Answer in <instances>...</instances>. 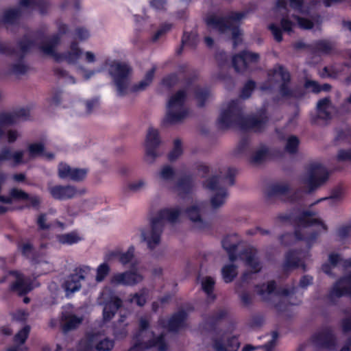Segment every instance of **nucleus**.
<instances>
[{
    "mask_svg": "<svg viewBox=\"0 0 351 351\" xmlns=\"http://www.w3.org/2000/svg\"><path fill=\"white\" fill-rule=\"evenodd\" d=\"M341 0H324L326 6H330ZM317 0H278L274 10L276 19H280V25L271 23L269 29L278 42L282 40V33L291 34L298 25L300 28L308 29L315 23H319V18L312 14Z\"/></svg>",
    "mask_w": 351,
    "mask_h": 351,
    "instance_id": "f257e3e1",
    "label": "nucleus"
},
{
    "mask_svg": "<svg viewBox=\"0 0 351 351\" xmlns=\"http://www.w3.org/2000/svg\"><path fill=\"white\" fill-rule=\"evenodd\" d=\"M106 68H108L109 73L113 78L120 95H123L128 91L138 93L145 90L152 84L156 69V66L152 67L147 71L141 81L131 86L129 84L132 70L129 65L110 58H106L99 69H88L79 66L77 72L84 80H88L95 73L101 72Z\"/></svg>",
    "mask_w": 351,
    "mask_h": 351,
    "instance_id": "f03ea898",
    "label": "nucleus"
},
{
    "mask_svg": "<svg viewBox=\"0 0 351 351\" xmlns=\"http://www.w3.org/2000/svg\"><path fill=\"white\" fill-rule=\"evenodd\" d=\"M186 313L180 312L173 315L166 324L160 319L158 325L148 328L149 320L141 317L139 321V331L134 338V345L128 351H144L152 347L158 351H166L167 346L163 339L165 331H177L184 326Z\"/></svg>",
    "mask_w": 351,
    "mask_h": 351,
    "instance_id": "7ed1b4c3",
    "label": "nucleus"
},
{
    "mask_svg": "<svg viewBox=\"0 0 351 351\" xmlns=\"http://www.w3.org/2000/svg\"><path fill=\"white\" fill-rule=\"evenodd\" d=\"M59 34L44 39L40 45V51L47 56L51 57L56 62H66L69 64H77L80 60L87 64H95L98 60L97 54L92 51L82 50L77 43L73 42L64 53H59L56 47L59 45Z\"/></svg>",
    "mask_w": 351,
    "mask_h": 351,
    "instance_id": "20e7f679",
    "label": "nucleus"
},
{
    "mask_svg": "<svg viewBox=\"0 0 351 351\" xmlns=\"http://www.w3.org/2000/svg\"><path fill=\"white\" fill-rule=\"evenodd\" d=\"M180 215V210L177 207L162 209L152 219L149 226L141 230V240L149 249L154 250L160 244L165 222L173 223Z\"/></svg>",
    "mask_w": 351,
    "mask_h": 351,
    "instance_id": "39448f33",
    "label": "nucleus"
},
{
    "mask_svg": "<svg viewBox=\"0 0 351 351\" xmlns=\"http://www.w3.org/2000/svg\"><path fill=\"white\" fill-rule=\"evenodd\" d=\"M265 123V121L263 119L258 120L254 118L244 119L241 115L239 103L236 101H232L223 106L217 120L218 126L221 129L239 125L243 128H250L255 131H259Z\"/></svg>",
    "mask_w": 351,
    "mask_h": 351,
    "instance_id": "423d86ee",
    "label": "nucleus"
},
{
    "mask_svg": "<svg viewBox=\"0 0 351 351\" xmlns=\"http://www.w3.org/2000/svg\"><path fill=\"white\" fill-rule=\"evenodd\" d=\"M245 14L242 12H231L226 17L212 14L206 19L208 27L220 34H231L234 40V45H238L241 35L238 28L240 21L245 18Z\"/></svg>",
    "mask_w": 351,
    "mask_h": 351,
    "instance_id": "0eeeda50",
    "label": "nucleus"
},
{
    "mask_svg": "<svg viewBox=\"0 0 351 351\" xmlns=\"http://www.w3.org/2000/svg\"><path fill=\"white\" fill-rule=\"evenodd\" d=\"M326 230V225L315 214L304 213L298 219L295 237L297 239H305L308 244L315 239L316 234Z\"/></svg>",
    "mask_w": 351,
    "mask_h": 351,
    "instance_id": "6e6552de",
    "label": "nucleus"
},
{
    "mask_svg": "<svg viewBox=\"0 0 351 351\" xmlns=\"http://www.w3.org/2000/svg\"><path fill=\"white\" fill-rule=\"evenodd\" d=\"M187 90H180L173 94L167 103L166 114L163 119V124L171 125L181 122L189 114L185 106Z\"/></svg>",
    "mask_w": 351,
    "mask_h": 351,
    "instance_id": "1a4fd4ad",
    "label": "nucleus"
},
{
    "mask_svg": "<svg viewBox=\"0 0 351 351\" xmlns=\"http://www.w3.org/2000/svg\"><path fill=\"white\" fill-rule=\"evenodd\" d=\"M289 74L283 67L278 66L269 73L267 82L261 88L263 92L278 88L279 94L283 98L295 97L296 94L289 88Z\"/></svg>",
    "mask_w": 351,
    "mask_h": 351,
    "instance_id": "9d476101",
    "label": "nucleus"
},
{
    "mask_svg": "<svg viewBox=\"0 0 351 351\" xmlns=\"http://www.w3.org/2000/svg\"><path fill=\"white\" fill-rule=\"evenodd\" d=\"M328 176L326 169L319 162L309 165L300 178V184L306 191L311 192L324 184Z\"/></svg>",
    "mask_w": 351,
    "mask_h": 351,
    "instance_id": "9b49d317",
    "label": "nucleus"
},
{
    "mask_svg": "<svg viewBox=\"0 0 351 351\" xmlns=\"http://www.w3.org/2000/svg\"><path fill=\"white\" fill-rule=\"evenodd\" d=\"M114 341L104 337L101 333H88L80 342L82 351H110L114 347Z\"/></svg>",
    "mask_w": 351,
    "mask_h": 351,
    "instance_id": "f8f14e48",
    "label": "nucleus"
},
{
    "mask_svg": "<svg viewBox=\"0 0 351 351\" xmlns=\"http://www.w3.org/2000/svg\"><path fill=\"white\" fill-rule=\"evenodd\" d=\"M160 140L158 130L154 128H149L145 138V161L149 164H152L159 156V153L156 150L160 145Z\"/></svg>",
    "mask_w": 351,
    "mask_h": 351,
    "instance_id": "ddd939ff",
    "label": "nucleus"
},
{
    "mask_svg": "<svg viewBox=\"0 0 351 351\" xmlns=\"http://www.w3.org/2000/svg\"><path fill=\"white\" fill-rule=\"evenodd\" d=\"M49 191L53 198L60 200H66L85 194L86 189L73 185H54L49 187Z\"/></svg>",
    "mask_w": 351,
    "mask_h": 351,
    "instance_id": "4468645a",
    "label": "nucleus"
},
{
    "mask_svg": "<svg viewBox=\"0 0 351 351\" xmlns=\"http://www.w3.org/2000/svg\"><path fill=\"white\" fill-rule=\"evenodd\" d=\"M204 186L207 189L216 191L210 199L213 208H217L225 204L228 193L226 189L220 186V182L217 178L212 177L209 178L204 182Z\"/></svg>",
    "mask_w": 351,
    "mask_h": 351,
    "instance_id": "2eb2a0df",
    "label": "nucleus"
},
{
    "mask_svg": "<svg viewBox=\"0 0 351 351\" xmlns=\"http://www.w3.org/2000/svg\"><path fill=\"white\" fill-rule=\"evenodd\" d=\"M143 276L137 269L132 268L130 270L117 273L110 280L112 285H123L126 286H134L143 280Z\"/></svg>",
    "mask_w": 351,
    "mask_h": 351,
    "instance_id": "dca6fc26",
    "label": "nucleus"
},
{
    "mask_svg": "<svg viewBox=\"0 0 351 351\" xmlns=\"http://www.w3.org/2000/svg\"><path fill=\"white\" fill-rule=\"evenodd\" d=\"M206 205V204L204 202H195L189 206L186 210V215L193 222V226L198 230H204L208 226L206 221L202 217V213Z\"/></svg>",
    "mask_w": 351,
    "mask_h": 351,
    "instance_id": "f3484780",
    "label": "nucleus"
},
{
    "mask_svg": "<svg viewBox=\"0 0 351 351\" xmlns=\"http://www.w3.org/2000/svg\"><path fill=\"white\" fill-rule=\"evenodd\" d=\"M343 296H351V274L337 280L328 293L331 300Z\"/></svg>",
    "mask_w": 351,
    "mask_h": 351,
    "instance_id": "a211bd4d",
    "label": "nucleus"
},
{
    "mask_svg": "<svg viewBox=\"0 0 351 351\" xmlns=\"http://www.w3.org/2000/svg\"><path fill=\"white\" fill-rule=\"evenodd\" d=\"M99 303H102V300L106 301L104 304L103 315L104 319L108 321L111 319L121 304V301L117 296L112 295L108 300V294L105 291L101 293Z\"/></svg>",
    "mask_w": 351,
    "mask_h": 351,
    "instance_id": "6ab92c4d",
    "label": "nucleus"
},
{
    "mask_svg": "<svg viewBox=\"0 0 351 351\" xmlns=\"http://www.w3.org/2000/svg\"><path fill=\"white\" fill-rule=\"evenodd\" d=\"M135 254V247L131 245L126 251L115 250L106 254L104 259L107 261H112L117 259L122 265L129 264L133 259Z\"/></svg>",
    "mask_w": 351,
    "mask_h": 351,
    "instance_id": "aec40b11",
    "label": "nucleus"
},
{
    "mask_svg": "<svg viewBox=\"0 0 351 351\" xmlns=\"http://www.w3.org/2000/svg\"><path fill=\"white\" fill-rule=\"evenodd\" d=\"M259 56L257 53L244 51L240 55L235 56L233 58L232 63L237 71H243L250 63L256 62Z\"/></svg>",
    "mask_w": 351,
    "mask_h": 351,
    "instance_id": "412c9836",
    "label": "nucleus"
},
{
    "mask_svg": "<svg viewBox=\"0 0 351 351\" xmlns=\"http://www.w3.org/2000/svg\"><path fill=\"white\" fill-rule=\"evenodd\" d=\"M176 171L169 165H165L154 174V180L160 186H167L174 179Z\"/></svg>",
    "mask_w": 351,
    "mask_h": 351,
    "instance_id": "4be33fe9",
    "label": "nucleus"
},
{
    "mask_svg": "<svg viewBox=\"0 0 351 351\" xmlns=\"http://www.w3.org/2000/svg\"><path fill=\"white\" fill-rule=\"evenodd\" d=\"M10 283V290L16 292L19 296L22 295V275L19 271H12L0 278V283Z\"/></svg>",
    "mask_w": 351,
    "mask_h": 351,
    "instance_id": "5701e85b",
    "label": "nucleus"
},
{
    "mask_svg": "<svg viewBox=\"0 0 351 351\" xmlns=\"http://www.w3.org/2000/svg\"><path fill=\"white\" fill-rule=\"evenodd\" d=\"M239 346L237 338H230L227 335H223L214 341L213 348L215 351H237Z\"/></svg>",
    "mask_w": 351,
    "mask_h": 351,
    "instance_id": "b1692460",
    "label": "nucleus"
},
{
    "mask_svg": "<svg viewBox=\"0 0 351 351\" xmlns=\"http://www.w3.org/2000/svg\"><path fill=\"white\" fill-rule=\"evenodd\" d=\"M256 254V250L254 248L248 247L239 255V258L244 261L245 264L253 272H257L261 269L260 263L258 261Z\"/></svg>",
    "mask_w": 351,
    "mask_h": 351,
    "instance_id": "393cba45",
    "label": "nucleus"
},
{
    "mask_svg": "<svg viewBox=\"0 0 351 351\" xmlns=\"http://www.w3.org/2000/svg\"><path fill=\"white\" fill-rule=\"evenodd\" d=\"M21 14L22 0H19L16 8L8 9L4 12L3 19H0V23H3L7 26L15 25L19 21Z\"/></svg>",
    "mask_w": 351,
    "mask_h": 351,
    "instance_id": "a878e982",
    "label": "nucleus"
},
{
    "mask_svg": "<svg viewBox=\"0 0 351 351\" xmlns=\"http://www.w3.org/2000/svg\"><path fill=\"white\" fill-rule=\"evenodd\" d=\"M92 270L90 266L83 265L76 267L73 274L77 277L83 285H86L88 287H93L90 285L93 280Z\"/></svg>",
    "mask_w": 351,
    "mask_h": 351,
    "instance_id": "bb28decb",
    "label": "nucleus"
},
{
    "mask_svg": "<svg viewBox=\"0 0 351 351\" xmlns=\"http://www.w3.org/2000/svg\"><path fill=\"white\" fill-rule=\"evenodd\" d=\"M83 239L82 235L77 231L56 235V241L60 245H71L76 244Z\"/></svg>",
    "mask_w": 351,
    "mask_h": 351,
    "instance_id": "cd10ccee",
    "label": "nucleus"
},
{
    "mask_svg": "<svg viewBox=\"0 0 351 351\" xmlns=\"http://www.w3.org/2000/svg\"><path fill=\"white\" fill-rule=\"evenodd\" d=\"M317 116L322 119H328L336 112L335 108L327 99L320 100L317 105Z\"/></svg>",
    "mask_w": 351,
    "mask_h": 351,
    "instance_id": "c85d7f7f",
    "label": "nucleus"
},
{
    "mask_svg": "<svg viewBox=\"0 0 351 351\" xmlns=\"http://www.w3.org/2000/svg\"><path fill=\"white\" fill-rule=\"evenodd\" d=\"M328 261L329 263L323 265L322 267V271L328 275L332 274L331 270L335 267H338L340 265L343 266H348L351 265V259L343 260L339 255L335 254H330Z\"/></svg>",
    "mask_w": 351,
    "mask_h": 351,
    "instance_id": "c756f323",
    "label": "nucleus"
},
{
    "mask_svg": "<svg viewBox=\"0 0 351 351\" xmlns=\"http://www.w3.org/2000/svg\"><path fill=\"white\" fill-rule=\"evenodd\" d=\"M82 286V283L73 274L66 278L62 285L66 296H70L75 292L78 291Z\"/></svg>",
    "mask_w": 351,
    "mask_h": 351,
    "instance_id": "7c9ffc66",
    "label": "nucleus"
},
{
    "mask_svg": "<svg viewBox=\"0 0 351 351\" xmlns=\"http://www.w3.org/2000/svg\"><path fill=\"white\" fill-rule=\"evenodd\" d=\"M16 121V116L14 113L10 112H0V138L5 136V129L11 126Z\"/></svg>",
    "mask_w": 351,
    "mask_h": 351,
    "instance_id": "2f4dec72",
    "label": "nucleus"
},
{
    "mask_svg": "<svg viewBox=\"0 0 351 351\" xmlns=\"http://www.w3.org/2000/svg\"><path fill=\"white\" fill-rule=\"evenodd\" d=\"M109 261H105L99 264L96 269V275L93 278V282L90 283L93 287H95L97 283L103 282L108 276L110 271Z\"/></svg>",
    "mask_w": 351,
    "mask_h": 351,
    "instance_id": "473e14b6",
    "label": "nucleus"
},
{
    "mask_svg": "<svg viewBox=\"0 0 351 351\" xmlns=\"http://www.w3.org/2000/svg\"><path fill=\"white\" fill-rule=\"evenodd\" d=\"M8 160H12L13 166L19 165L22 162V152H12L8 148L2 149L0 152V164Z\"/></svg>",
    "mask_w": 351,
    "mask_h": 351,
    "instance_id": "72a5a7b5",
    "label": "nucleus"
},
{
    "mask_svg": "<svg viewBox=\"0 0 351 351\" xmlns=\"http://www.w3.org/2000/svg\"><path fill=\"white\" fill-rule=\"evenodd\" d=\"M222 245L228 253L229 258L231 261L238 259L234 255V251L237 247V238L235 235L226 237L222 241Z\"/></svg>",
    "mask_w": 351,
    "mask_h": 351,
    "instance_id": "f704fd0d",
    "label": "nucleus"
},
{
    "mask_svg": "<svg viewBox=\"0 0 351 351\" xmlns=\"http://www.w3.org/2000/svg\"><path fill=\"white\" fill-rule=\"evenodd\" d=\"M54 214V210H49L38 215L36 219V224L38 228L40 230L51 229L53 225L51 216H53Z\"/></svg>",
    "mask_w": 351,
    "mask_h": 351,
    "instance_id": "c9c22d12",
    "label": "nucleus"
},
{
    "mask_svg": "<svg viewBox=\"0 0 351 351\" xmlns=\"http://www.w3.org/2000/svg\"><path fill=\"white\" fill-rule=\"evenodd\" d=\"M149 296V291L147 289H142L138 292L130 295L127 301L138 306H143L146 303Z\"/></svg>",
    "mask_w": 351,
    "mask_h": 351,
    "instance_id": "e433bc0d",
    "label": "nucleus"
},
{
    "mask_svg": "<svg viewBox=\"0 0 351 351\" xmlns=\"http://www.w3.org/2000/svg\"><path fill=\"white\" fill-rule=\"evenodd\" d=\"M12 55L16 58V62L13 64L10 68V72L14 75L22 73V43L19 42L18 49Z\"/></svg>",
    "mask_w": 351,
    "mask_h": 351,
    "instance_id": "4c0bfd02",
    "label": "nucleus"
},
{
    "mask_svg": "<svg viewBox=\"0 0 351 351\" xmlns=\"http://www.w3.org/2000/svg\"><path fill=\"white\" fill-rule=\"evenodd\" d=\"M64 328L65 330H71L78 326L82 318L73 314H63Z\"/></svg>",
    "mask_w": 351,
    "mask_h": 351,
    "instance_id": "58836bf2",
    "label": "nucleus"
},
{
    "mask_svg": "<svg viewBox=\"0 0 351 351\" xmlns=\"http://www.w3.org/2000/svg\"><path fill=\"white\" fill-rule=\"evenodd\" d=\"M29 153L32 156H41L43 158L51 160L53 158L52 154H49L44 150L41 144H32L29 147Z\"/></svg>",
    "mask_w": 351,
    "mask_h": 351,
    "instance_id": "ea45409f",
    "label": "nucleus"
},
{
    "mask_svg": "<svg viewBox=\"0 0 351 351\" xmlns=\"http://www.w3.org/2000/svg\"><path fill=\"white\" fill-rule=\"evenodd\" d=\"M221 274L223 280L226 282H230L237 275V268L232 264L225 265L221 269Z\"/></svg>",
    "mask_w": 351,
    "mask_h": 351,
    "instance_id": "a19ab883",
    "label": "nucleus"
},
{
    "mask_svg": "<svg viewBox=\"0 0 351 351\" xmlns=\"http://www.w3.org/2000/svg\"><path fill=\"white\" fill-rule=\"evenodd\" d=\"M302 256L300 252H289L286 257V266L287 267H300L302 266L301 262V257Z\"/></svg>",
    "mask_w": 351,
    "mask_h": 351,
    "instance_id": "79ce46f5",
    "label": "nucleus"
},
{
    "mask_svg": "<svg viewBox=\"0 0 351 351\" xmlns=\"http://www.w3.org/2000/svg\"><path fill=\"white\" fill-rule=\"evenodd\" d=\"M275 289V283L273 281L268 282L267 285H263L261 287H257L256 291L263 300L269 298V295L273 293Z\"/></svg>",
    "mask_w": 351,
    "mask_h": 351,
    "instance_id": "37998d69",
    "label": "nucleus"
},
{
    "mask_svg": "<svg viewBox=\"0 0 351 351\" xmlns=\"http://www.w3.org/2000/svg\"><path fill=\"white\" fill-rule=\"evenodd\" d=\"M147 186V182L145 179L143 178L132 181L128 184V190L134 193L140 192L145 189Z\"/></svg>",
    "mask_w": 351,
    "mask_h": 351,
    "instance_id": "c03bdc74",
    "label": "nucleus"
},
{
    "mask_svg": "<svg viewBox=\"0 0 351 351\" xmlns=\"http://www.w3.org/2000/svg\"><path fill=\"white\" fill-rule=\"evenodd\" d=\"M267 154V147L262 146L254 152L250 158V160L253 163H259L265 159Z\"/></svg>",
    "mask_w": 351,
    "mask_h": 351,
    "instance_id": "a18cd8bd",
    "label": "nucleus"
},
{
    "mask_svg": "<svg viewBox=\"0 0 351 351\" xmlns=\"http://www.w3.org/2000/svg\"><path fill=\"white\" fill-rule=\"evenodd\" d=\"M192 188V183L189 180H182L174 186V190L179 195L189 193Z\"/></svg>",
    "mask_w": 351,
    "mask_h": 351,
    "instance_id": "49530a36",
    "label": "nucleus"
},
{
    "mask_svg": "<svg viewBox=\"0 0 351 351\" xmlns=\"http://www.w3.org/2000/svg\"><path fill=\"white\" fill-rule=\"evenodd\" d=\"M182 154V143L180 140L176 139L173 142V147L172 150L169 154V159L171 161L176 160L178 159Z\"/></svg>",
    "mask_w": 351,
    "mask_h": 351,
    "instance_id": "de8ad7c7",
    "label": "nucleus"
},
{
    "mask_svg": "<svg viewBox=\"0 0 351 351\" xmlns=\"http://www.w3.org/2000/svg\"><path fill=\"white\" fill-rule=\"evenodd\" d=\"M201 283L202 289L208 297H211V298L213 299V297L212 296V291L215 285L214 279L211 277H205L202 279Z\"/></svg>",
    "mask_w": 351,
    "mask_h": 351,
    "instance_id": "09e8293b",
    "label": "nucleus"
},
{
    "mask_svg": "<svg viewBox=\"0 0 351 351\" xmlns=\"http://www.w3.org/2000/svg\"><path fill=\"white\" fill-rule=\"evenodd\" d=\"M23 207L37 208L40 204V199L36 196L29 195L23 192Z\"/></svg>",
    "mask_w": 351,
    "mask_h": 351,
    "instance_id": "8fccbe9b",
    "label": "nucleus"
},
{
    "mask_svg": "<svg viewBox=\"0 0 351 351\" xmlns=\"http://www.w3.org/2000/svg\"><path fill=\"white\" fill-rule=\"evenodd\" d=\"M172 28V25L169 23L162 24L158 29L152 36L153 42L157 41L160 37L169 32Z\"/></svg>",
    "mask_w": 351,
    "mask_h": 351,
    "instance_id": "3c124183",
    "label": "nucleus"
},
{
    "mask_svg": "<svg viewBox=\"0 0 351 351\" xmlns=\"http://www.w3.org/2000/svg\"><path fill=\"white\" fill-rule=\"evenodd\" d=\"M299 145V139L295 136H290L287 140L285 145L286 151L289 153H294Z\"/></svg>",
    "mask_w": 351,
    "mask_h": 351,
    "instance_id": "603ef678",
    "label": "nucleus"
},
{
    "mask_svg": "<svg viewBox=\"0 0 351 351\" xmlns=\"http://www.w3.org/2000/svg\"><path fill=\"white\" fill-rule=\"evenodd\" d=\"M305 87L307 90H311L315 93H318L322 90H327L330 88L328 84H324L322 86H321L316 82L311 80L306 82Z\"/></svg>",
    "mask_w": 351,
    "mask_h": 351,
    "instance_id": "864d4df0",
    "label": "nucleus"
},
{
    "mask_svg": "<svg viewBox=\"0 0 351 351\" xmlns=\"http://www.w3.org/2000/svg\"><path fill=\"white\" fill-rule=\"evenodd\" d=\"M182 45L184 46H194L197 42V36L195 33H184L182 37Z\"/></svg>",
    "mask_w": 351,
    "mask_h": 351,
    "instance_id": "5fc2aeb1",
    "label": "nucleus"
},
{
    "mask_svg": "<svg viewBox=\"0 0 351 351\" xmlns=\"http://www.w3.org/2000/svg\"><path fill=\"white\" fill-rule=\"evenodd\" d=\"M72 168L65 163H60L58 166V176L62 179H69L72 174Z\"/></svg>",
    "mask_w": 351,
    "mask_h": 351,
    "instance_id": "6e6d98bb",
    "label": "nucleus"
},
{
    "mask_svg": "<svg viewBox=\"0 0 351 351\" xmlns=\"http://www.w3.org/2000/svg\"><path fill=\"white\" fill-rule=\"evenodd\" d=\"M66 95L63 94L62 92H56L53 94L49 99L51 106H58L62 104L64 106L66 105L63 103V101L66 99Z\"/></svg>",
    "mask_w": 351,
    "mask_h": 351,
    "instance_id": "4d7b16f0",
    "label": "nucleus"
},
{
    "mask_svg": "<svg viewBox=\"0 0 351 351\" xmlns=\"http://www.w3.org/2000/svg\"><path fill=\"white\" fill-rule=\"evenodd\" d=\"M87 174V171L84 169H73L72 174H70L69 179L73 181L80 182L84 180Z\"/></svg>",
    "mask_w": 351,
    "mask_h": 351,
    "instance_id": "13d9d810",
    "label": "nucleus"
},
{
    "mask_svg": "<svg viewBox=\"0 0 351 351\" xmlns=\"http://www.w3.org/2000/svg\"><path fill=\"white\" fill-rule=\"evenodd\" d=\"M209 96L210 94L207 90H197L195 93V97L199 106H204V101L208 99Z\"/></svg>",
    "mask_w": 351,
    "mask_h": 351,
    "instance_id": "bf43d9fd",
    "label": "nucleus"
},
{
    "mask_svg": "<svg viewBox=\"0 0 351 351\" xmlns=\"http://www.w3.org/2000/svg\"><path fill=\"white\" fill-rule=\"evenodd\" d=\"M86 107V111L87 113H91L96 110L99 107V101L98 99L95 98L90 100H88L83 104Z\"/></svg>",
    "mask_w": 351,
    "mask_h": 351,
    "instance_id": "052dcab7",
    "label": "nucleus"
},
{
    "mask_svg": "<svg viewBox=\"0 0 351 351\" xmlns=\"http://www.w3.org/2000/svg\"><path fill=\"white\" fill-rule=\"evenodd\" d=\"M38 283L37 282L36 278H23V293L31 291L34 287H37Z\"/></svg>",
    "mask_w": 351,
    "mask_h": 351,
    "instance_id": "680f3d73",
    "label": "nucleus"
},
{
    "mask_svg": "<svg viewBox=\"0 0 351 351\" xmlns=\"http://www.w3.org/2000/svg\"><path fill=\"white\" fill-rule=\"evenodd\" d=\"M337 158L339 161H351V149L339 150Z\"/></svg>",
    "mask_w": 351,
    "mask_h": 351,
    "instance_id": "e2e57ef3",
    "label": "nucleus"
},
{
    "mask_svg": "<svg viewBox=\"0 0 351 351\" xmlns=\"http://www.w3.org/2000/svg\"><path fill=\"white\" fill-rule=\"evenodd\" d=\"M254 88V83L253 82H248L243 87L241 97L243 99H246L250 97L253 89Z\"/></svg>",
    "mask_w": 351,
    "mask_h": 351,
    "instance_id": "0e129e2a",
    "label": "nucleus"
},
{
    "mask_svg": "<svg viewBox=\"0 0 351 351\" xmlns=\"http://www.w3.org/2000/svg\"><path fill=\"white\" fill-rule=\"evenodd\" d=\"M151 5L157 11L167 10V0H151Z\"/></svg>",
    "mask_w": 351,
    "mask_h": 351,
    "instance_id": "69168bd1",
    "label": "nucleus"
},
{
    "mask_svg": "<svg viewBox=\"0 0 351 351\" xmlns=\"http://www.w3.org/2000/svg\"><path fill=\"white\" fill-rule=\"evenodd\" d=\"M14 341L16 346L10 347L8 351H19L20 347L22 345V329H20L14 337Z\"/></svg>",
    "mask_w": 351,
    "mask_h": 351,
    "instance_id": "338daca9",
    "label": "nucleus"
},
{
    "mask_svg": "<svg viewBox=\"0 0 351 351\" xmlns=\"http://www.w3.org/2000/svg\"><path fill=\"white\" fill-rule=\"evenodd\" d=\"M289 187L286 184H280L273 187V193L276 195H282L287 193Z\"/></svg>",
    "mask_w": 351,
    "mask_h": 351,
    "instance_id": "774afa93",
    "label": "nucleus"
}]
</instances>
